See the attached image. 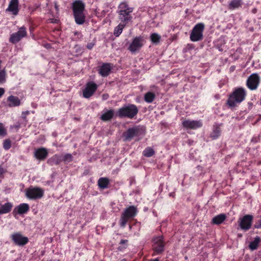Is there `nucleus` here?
Returning <instances> with one entry per match:
<instances>
[{
  "label": "nucleus",
  "mask_w": 261,
  "mask_h": 261,
  "mask_svg": "<svg viewBox=\"0 0 261 261\" xmlns=\"http://www.w3.org/2000/svg\"><path fill=\"white\" fill-rule=\"evenodd\" d=\"M246 95V91L244 88H236L229 95L226 105L228 107L233 108L245 100Z\"/></svg>",
  "instance_id": "1"
},
{
  "label": "nucleus",
  "mask_w": 261,
  "mask_h": 261,
  "mask_svg": "<svg viewBox=\"0 0 261 261\" xmlns=\"http://www.w3.org/2000/svg\"><path fill=\"white\" fill-rule=\"evenodd\" d=\"M75 21L77 24H82L85 22V15L84 11L85 5L81 0H75L71 6Z\"/></svg>",
  "instance_id": "2"
},
{
  "label": "nucleus",
  "mask_w": 261,
  "mask_h": 261,
  "mask_svg": "<svg viewBox=\"0 0 261 261\" xmlns=\"http://www.w3.org/2000/svg\"><path fill=\"white\" fill-rule=\"evenodd\" d=\"M118 8V18L120 20L121 22L127 24L132 21L133 18L132 13L134 10L133 8L129 7L126 2H122L119 4Z\"/></svg>",
  "instance_id": "3"
},
{
  "label": "nucleus",
  "mask_w": 261,
  "mask_h": 261,
  "mask_svg": "<svg viewBox=\"0 0 261 261\" xmlns=\"http://www.w3.org/2000/svg\"><path fill=\"white\" fill-rule=\"evenodd\" d=\"M138 112L139 110L135 105L128 104L119 108L116 115L119 118L133 119L137 115Z\"/></svg>",
  "instance_id": "4"
},
{
  "label": "nucleus",
  "mask_w": 261,
  "mask_h": 261,
  "mask_svg": "<svg viewBox=\"0 0 261 261\" xmlns=\"http://www.w3.org/2000/svg\"><path fill=\"white\" fill-rule=\"evenodd\" d=\"M138 212V208L134 205L126 207L121 215L120 219V225L124 227L127 222L130 219H133L136 216Z\"/></svg>",
  "instance_id": "5"
},
{
  "label": "nucleus",
  "mask_w": 261,
  "mask_h": 261,
  "mask_svg": "<svg viewBox=\"0 0 261 261\" xmlns=\"http://www.w3.org/2000/svg\"><path fill=\"white\" fill-rule=\"evenodd\" d=\"M145 42V39L143 36H136L132 39L127 47V49L132 54H135L143 47Z\"/></svg>",
  "instance_id": "6"
},
{
  "label": "nucleus",
  "mask_w": 261,
  "mask_h": 261,
  "mask_svg": "<svg viewBox=\"0 0 261 261\" xmlns=\"http://www.w3.org/2000/svg\"><path fill=\"white\" fill-rule=\"evenodd\" d=\"M204 27V23L202 22L198 23L194 27L190 36V40L192 41L197 42L203 39Z\"/></svg>",
  "instance_id": "7"
},
{
  "label": "nucleus",
  "mask_w": 261,
  "mask_h": 261,
  "mask_svg": "<svg viewBox=\"0 0 261 261\" xmlns=\"http://www.w3.org/2000/svg\"><path fill=\"white\" fill-rule=\"evenodd\" d=\"M253 220V216L252 215H245L240 218L238 220V224L240 228L247 231L251 228Z\"/></svg>",
  "instance_id": "8"
},
{
  "label": "nucleus",
  "mask_w": 261,
  "mask_h": 261,
  "mask_svg": "<svg viewBox=\"0 0 261 261\" xmlns=\"http://www.w3.org/2000/svg\"><path fill=\"white\" fill-rule=\"evenodd\" d=\"M44 191L40 188L31 187L25 191L26 197L30 199H40L43 197Z\"/></svg>",
  "instance_id": "9"
},
{
  "label": "nucleus",
  "mask_w": 261,
  "mask_h": 261,
  "mask_svg": "<svg viewBox=\"0 0 261 261\" xmlns=\"http://www.w3.org/2000/svg\"><path fill=\"white\" fill-rule=\"evenodd\" d=\"M98 88V85L93 81L87 82L85 88L82 90L83 96L89 98L92 96Z\"/></svg>",
  "instance_id": "10"
},
{
  "label": "nucleus",
  "mask_w": 261,
  "mask_h": 261,
  "mask_svg": "<svg viewBox=\"0 0 261 261\" xmlns=\"http://www.w3.org/2000/svg\"><path fill=\"white\" fill-rule=\"evenodd\" d=\"M27 36V28L24 26H22L19 28L17 32L14 33L10 35L9 42L13 44H16Z\"/></svg>",
  "instance_id": "11"
},
{
  "label": "nucleus",
  "mask_w": 261,
  "mask_h": 261,
  "mask_svg": "<svg viewBox=\"0 0 261 261\" xmlns=\"http://www.w3.org/2000/svg\"><path fill=\"white\" fill-rule=\"evenodd\" d=\"M260 82V78L257 73L251 74L247 79L246 86L250 90H255L257 89Z\"/></svg>",
  "instance_id": "12"
},
{
  "label": "nucleus",
  "mask_w": 261,
  "mask_h": 261,
  "mask_svg": "<svg viewBox=\"0 0 261 261\" xmlns=\"http://www.w3.org/2000/svg\"><path fill=\"white\" fill-rule=\"evenodd\" d=\"M141 132V128L140 126H136L128 128L124 134L123 137L125 141H130L133 138L139 136Z\"/></svg>",
  "instance_id": "13"
},
{
  "label": "nucleus",
  "mask_w": 261,
  "mask_h": 261,
  "mask_svg": "<svg viewBox=\"0 0 261 261\" xmlns=\"http://www.w3.org/2000/svg\"><path fill=\"white\" fill-rule=\"evenodd\" d=\"M152 246L154 251L156 254H160L164 250L165 243L162 236L155 237L153 240Z\"/></svg>",
  "instance_id": "14"
},
{
  "label": "nucleus",
  "mask_w": 261,
  "mask_h": 261,
  "mask_svg": "<svg viewBox=\"0 0 261 261\" xmlns=\"http://www.w3.org/2000/svg\"><path fill=\"white\" fill-rule=\"evenodd\" d=\"M11 239L13 242L18 246H23L29 242V239L27 237L23 236L19 232L12 234Z\"/></svg>",
  "instance_id": "15"
},
{
  "label": "nucleus",
  "mask_w": 261,
  "mask_h": 261,
  "mask_svg": "<svg viewBox=\"0 0 261 261\" xmlns=\"http://www.w3.org/2000/svg\"><path fill=\"white\" fill-rule=\"evenodd\" d=\"M182 124L184 127L187 129H196L202 126L201 120H185L182 121Z\"/></svg>",
  "instance_id": "16"
},
{
  "label": "nucleus",
  "mask_w": 261,
  "mask_h": 261,
  "mask_svg": "<svg viewBox=\"0 0 261 261\" xmlns=\"http://www.w3.org/2000/svg\"><path fill=\"white\" fill-rule=\"evenodd\" d=\"M30 209L29 205L27 203H21L16 206L13 211V215L16 217L17 215H22L27 213Z\"/></svg>",
  "instance_id": "17"
},
{
  "label": "nucleus",
  "mask_w": 261,
  "mask_h": 261,
  "mask_svg": "<svg viewBox=\"0 0 261 261\" xmlns=\"http://www.w3.org/2000/svg\"><path fill=\"white\" fill-rule=\"evenodd\" d=\"M113 68L112 64L109 63H103L98 68V73L102 76L106 77L109 75Z\"/></svg>",
  "instance_id": "18"
},
{
  "label": "nucleus",
  "mask_w": 261,
  "mask_h": 261,
  "mask_svg": "<svg viewBox=\"0 0 261 261\" xmlns=\"http://www.w3.org/2000/svg\"><path fill=\"white\" fill-rule=\"evenodd\" d=\"M48 154V152L46 148L41 147L35 150L34 156L38 160L43 161L47 158Z\"/></svg>",
  "instance_id": "19"
},
{
  "label": "nucleus",
  "mask_w": 261,
  "mask_h": 261,
  "mask_svg": "<svg viewBox=\"0 0 261 261\" xmlns=\"http://www.w3.org/2000/svg\"><path fill=\"white\" fill-rule=\"evenodd\" d=\"M18 0H11L6 11L11 12L14 15L18 13Z\"/></svg>",
  "instance_id": "20"
},
{
  "label": "nucleus",
  "mask_w": 261,
  "mask_h": 261,
  "mask_svg": "<svg viewBox=\"0 0 261 261\" xmlns=\"http://www.w3.org/2000/svg\"><path fill=\"white\" fill-rule=\"evenodd\" d=\"M8 107H15L19 106L20 105V100L19 98L13 95L9 96L7 98Z\"/></svg>",
  "instance_id": "21"
},
{
  "label": "nucleus",
  "mask_w": 261,
  "mask_h": 261,
  "mask_svg": "<svg viewBox=\"0 0 261 261\" xmlns=\"http://www.w3.org/2000/svg\"><path fill=\"white\" fill-rule=\"evenodd\" d=\"M62 162V155L56 154L54 155L48 160L47 163L50 165H58L60 164Z\"/></svg>",
  "instance_id": "22"
},
{
  "label": "nucleus",
  "mask_w": 261,
  "mask_h": 261,
  "mask_svg": "<svg viewBox=\"0 0 261 261\" xmlns=\"http://www.w3.org/2000/svg\"><path fill=\"white\" fill-rule=\"evenodd\" d=\"M110 179L107 177H100L97 181V185L99 189H105L109 187Z\"/></svg>",
  "instance_id": "23"
},
{
  "label": "nucleus",
  "mask_w": 261,
  "mask_h": 261,
  "mask_svg": "<svg viewBox=\"0 0 261 261\" xmlns=\"http://www.w3.org/2000/svg\"><path fill=\"white\" fill-rule=\"evenodd\" d=\"M226 216L225 214H220L214 217L212 220V223L214 224L219 225L222 223L226 219Z\"/></svg>",
  "instance_id": "24"
},
{
  "label": "nucleus",
  "mask_w": 261,
  "mask_h": 261,
  "mask_svg": "<svg viewBox=\"0 0 261 261\" xmlns=\"http://www.w3.org/2000/svg\"><path fill=\"white\" fill-rule=\"evenodd\" d=\"M243 5L242 0H231L228 5L229 10H234L241 8Z\"/></svg>",
  "instance_id": "25"
},
{
  "label": "nucleus",
  "mask_w": 261,
  "mask_h": 261,
  "mask_svg": "<svg viewBox=\"0 0 261 261\" xmlns=\"http://www.w3.org/2000/svg\"><path fill=\"white\" fill-rule=\"evenodd\" d=\"M221 130L218 124H216L213 126V131L210 135V137L213 140L217 139L221 134Z\"/></svg>",
  "instance_id": "26"
},
{
  "label": "nucleus",
  "mask_w": 261,
  "mask_h": 261,
  "mask_svg": "<svg viewBox=\"0 0 261 261\" xmlns=\"http://www.w3.org/2000/svg\"><path fill=\"white\" fill-rule=\"evenodd\" d=\"M260 242L261 239L259 237H256L254 240L250 243L249 248L252 251L256 250Z\"/></svg>",
  "instance_id": "27"
},
{
  "label": "nucleus",
  "mask_w": 261,
  "mask_h": 261,
  "mask_svg": "<svg viewBox=\"0 0 261 261\" xmlns=\"http://www.w3.org/2000/svg\"><path fill=\"white\" fill-rule=\"evenodd\" d=\"M114 116V111L113 110H108L103 113L100 116V119L104 121L110 120Z\"/></svg>",
  "instance_id": "28"
},
{
  "label": "nucleus",
  "mask_w": 261,
  "mask_h": 261,
  "mask_svg": "<svg viewBox=\"0 0 261 261\" xmlns=\"http://www.w3.org/2000/svg\"><path fill=\"white\" fill-rule=\"evenodd\" d=\"M126 24L122 22H120L116 27L115 28L114 30V35L116 37H118L122 33V31L124 27L126 26Z\"/></svg>",
  "instance_id": "29"
},
{
  "label": "nucleus",
  "mask_w": 261,
  "mask_h": 261,
  "mask_svg": "<svg viewBox=\"0 0 261 261\" xmlns=\"http://www.w3.org/2000/svg\"><path fill=\"white\" fill-rule=\"evenodd\" d=\"M0 207L4 214H7L11 211L13 207V204L12 203L8 202L4 204L1 205Z\"/></svg>",
  "instance_id": "30"
},
{
  "label": "nucleus",
  "mask_w": 261,
  "mask_h": 261,
  "mask_svg": "<svg viewBox=\"0 0 261 261\" xmlns=\"http://www.w3.org/2000/svg\"><path fill=\"white\" fill-rule=\"evenodd\" d=\"M155 95L153 92H148L144 95V100L147 103H151L155 99Z\"/></svg>",
  "instance_id": "31"
},
{
  "label": "nucleus",
  "mask_w": 261,
  "mask_h": 261,
  "mask_svg": "<svg viewBox=\"0 0 261 261\" xmlns=\"http://www.w3.org/2000/svg\"><path fill=\"white\" fill-rule=\"evenodd\" d=\"M155 153L154 150L150 147H146L143 151V155L147 158L153 156Z\"/></svg>",
  "instance_id": "32"
},
{
  "label": "nucleus",
  "mask_w": 261,
  "mask_h": 261,
  "mask_svg": "<svg viewBox=\"0 0 261 261\" xmlns=\"http://www.w3.org/2000/svg\"><path fill=\"white\" fill-rule=\"evenodd\" d=\"M150 38L152 43H158L160 41L161 37L158 34L154 33L150 35Z\"/></svg>",
  "instance_id": "33"
},
{
  "label": "nucleus",
  "mask_w": 261,
  "mask_h": 261,
  "mask_svg": "<svg viewBox=\"0 0 261 261\" xmlns=\"http://www.w3.org/2000/svg\"><path fill=\"white\" fill-rule=\"evenodd\" d=\"M7 73L5 69L0 70V84H3L6 81Z\"/></svg>",
  "instance_id": "34"
},
{
  "label": "nucleus",
  "mask_w": 261,
  "mask_h": 261,
  "mask_svg": "<svg viewBox=\"0 0 261 261\" xmlns=\"http://www.w3.org/2000/svg\"><path fill=\"white\" fill-rule=\"evenodd\" d=\"M7 134V131L6 128L5 127L4 125L0 122V137H4Z\"/></svg>",
  "instance_id": "35"
},
{
  "label": "nucleus",
  "mask_w": 261,
  "mask_h": 261,
  "mask_svg": "<svg viewBox=\"0 0 261 261\" xmlns=\"http://www.w3.org/2000/svg\"><path fill=\"white\" fill-rule=\"evenodd\" d=\"M62 161L70 162L73 160V156L70 153H66L62 156Z\"/></svg>",
  "instance_id": "36"
},
{
  "label": "nucleus",
  "mask_w": 261,
  "mask_h": 261,
  "mask_svg": "<svg viewBox=\"0 0 261 261\" xmlns=\"http://www.w3.org/2000/svg\"><path fill=\"white\" fill-rule=\"evenodd\" d=\"M11 147V141L9 139H6L3 142V147L6 150L9 149Z\"/></svg>",
  "instance_id": "37"
},
{
  "label": "nucleus",
  "mask_w": 261,
  "mask_h": 261,
  "mask_svg": "<svg viewBox=\"0 0 261 261\" xmlns=\"http://www.w3.org/2000/svg\"><path fill=\"white\" fill-rule=\"evenodd\" d=\"M254 228L256 229L261 228V215L259 217L258 219L255 222L254 225Z\"/></svg>",
  "instance_id": "38"
},
{
  "label": "nucleus",
  "mask_w": 261,
  "mask_h": 261,
  "mask_svg": "<svg viewBox=\"0 0 261 261\" xmlns=\"http://www.w3.org/2000/svg\"><path fill=\"white\" fill-rule=\"evenodd\" d=\"M216 47L220 51H222L224 49L223 47L224 46V44H219L217 43L216 44Z\"/></svg>",
  "instance_id": "39"
},
{
  "label": "nucleus",
  "mask_w": 261,
  "mask_h": 261,
  "mask_svg": "<svg viewBox=\"0 0 261 261\" xmlns=\"http://www.w3.org/2000/svg\"><path fill=\"white\" fill-rule=\"evenodd\" d=\"M95 45V43L93 42L88 43L87 45V48L89 49H91Z\"/></svg>",
  "instance_id": "40"
},
{
  "label": "nucleus",
  "mask_w": 261,
  "mask_h": 261,
  "mask_svg": "<svg viewBox=\"0 0 261 261\" xmlns=\"http://www.w3.org/2000/svg\"><path fill=\"white\" fill-rule=\"evenodd\" d=\"M6 170L2 167L0 166V177H2L3 176L4 173H5Z\"/></svg>",
  "instance_id": "41"
},
{
  "label": "nucleus",
  "mask_w": 261,
  "mask_h": 261,
  "mask_svg": "<svg viewBox=\"0 0 261 261\" xmlns=\"http://www.w3.org/2000/svg\"><path fill=\"white\" fill-rule=\"evenodd\" d=\"M109 97V95L107 93L103 94L102 95V99L103 100H107Z\"/></svg>",
  "instance_id": "42"
},
{
  "label": "nucleus",
  "mask_w": 261,
  "mask_h": 261,
  "mask_svg": "<svg viewBox=\"0 0 261 261\" xmlns=\"http://www.w3.org/2000/svg\"><path fill=\"white\" fill-rule=\"evenodd\" d=\"M29 114V111L23 112L22 113V117L23 119H26V115H28Z\"/></svg>",
  "instance_id": "43"
},
{
  "label": "nucleus",
  "mask_w": 261,
  "mask_h": 261,
  "mask_svg": "<svg viewBox=\"0 0 261 261\" xmlns=\"http://www.w3.org/2000/svg\"><path fill=\"white\" fill-rule=\"evenodd\" d=\"M128 242V240H121L120 242V244L121 245H123V244H127Z\"/></svg>",
  "instance_id": "44"
},
{
  "label": "nucleus",
  "mask_w": 261,
  "mask_h": 261,
  "mask_svg": "<svg viewBox=\"0 0 261 261\" xmlns=\"http://www.w3.org/2000/svg\"><path fill=\"white\" fill-rule=\"evenodd\" d=\"M5 90L3 88H0V97L4 94Z\"/></svg>",
  "instance_id": "45"
},
{
  "label": "nucleus",
  "mask_w": 261,
  "mask_h": 261,
  "mask_svg": "<svg viewBox=\"0 0 261 261\" xmlns=\"http://www.w3.org/2000/svg\"><path fill=\"white\" fill-rule=\"evenodd\" d=\"M126 247V246L124 247H123V248H121V247L120 246V247H119L118 249H119V250L121 251V250H122V249L123 248H125Z\"/></svg>",
  "instance_id": "46"
},
{
  "label": "nucleus",
  "mask_w": 261,
  "mask_h": 261,
  "mask_svg": "<svg viewBox=\"0 0 261 261\" xmlns=\"http://www.w3.org/2000/svg\"><path fill=\"white\" fill-rule=\"evenodd\" d=\"M238 236L240 237H242V234H238Z\"/></svg>",
  "instance_id": "47"
},
{
  "label": "nucleus",
  "mask_w": 261,
  "mask_h": 261,
  "mask_svg": "<svg viewBox=\"0 0 261 261\" xmlns=\"http://www.w3.org/2000/svg\"><path fill=\"white\" fill-rule=\"evenodd\" d=\"M129 229H132V226H130V225L129 226Z\"/></svg>",
  "instance_id": "48"
},
{
  "label": "nucleus",
  "mask_w": 261,
  "mask_h": 261,
  "mask_svg": "<svg viewBox=\"0 0 261 261\" xmlns=\"http://www.w3.org/2000/svg\"><path fill=\"white\" fill-rule=\"evenodd\" d=\"M58 261H59V260Z\"/></svg>",
  "instance_id": "49"
}]
</instances>
